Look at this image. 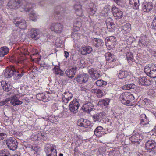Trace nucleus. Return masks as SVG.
Instances as JSON below:
<instances>
[{
    "label": "nucleus",
    "instance_id": "nucleus-1",
    "mask_svg": "<svg viewBox=\"0 0 156 156\" xmlns=\"http://www.w3.org/2000/svg\"><path fill=\"white\" fill-rule=\"evenodd\" d=\"M144 71L147 75L154 78H156V65L149 64L145 66Z\"/></svg>",
    "mask_w": 156,
    "mask_h": 156
},
{
    "label": "nucleus",
    "instance_id": "nucleus-2",
    "mask_svg": "<svg viewBox=\"0 0 156 156\" xmlns=\"http://www.w3.org/2000/svg\"><path fill=\"white\" fill-rule=\"evenodd\" d=\"M6 144L9 148L11 150H15L18 147V142L15 138L13 137H9L6 140Z\"/></svg>",
    "mask_w": 156,
    "mask_h": 156
},
{
    "label": "nucleus",
    "instance_id": "nucleus-3",
    "mask_svg": "<svg viewBox=\"0 0 156 156\" xmlns=\"http://www.w3.org/2000/svg\"><path fill=\"white\" fill-rule=\"evenodd\" d=\"M22 4V0H9L7 6L11 9H16Z\"/></svg>",
    "mask_w": 156,
    "mask_h": 156
},
{
    "label": "nucleus",
    "instance_id": "nucleus-4",
    "mask_svg": "<svg viewBox=\"0 0 156 156\" xmlns=\"http://www.w3.org/2000/svg\"><path fill=\"white\" fill-rule=\"evenodd\" d=\"M50 29L52 31L56 33H61L63 29V26L61 23H52L51 25Z\"/></svg>",
    "mask_w": 156,
    "mask_h": 156
},
{
    "label": "nucleus",
    "instance_id": "nucleus-5",
    "mask_svg": "<svg viewBox=\"0 0 156 156\" xmlns=\"http://www.w3.org/2000/svg\"><path fill=\"white\" fill-rule=\"evenodd\" d=\"M79 106V103L77 99H74L69 105V110L73 113H76L78 112V109Z\"/></svg>",
    "mask_w": 156,
    "mask_h": 156
},
{
    "label": "nucleus",
    "instance_id": "nucleus-6",
    "mask_svg": "<svg viewBox=\"0 0 156 156\" xmlns=\"http://www.w3.org/2000/svg\"><path fill=\"white\" fill-rule=\"evenodd\" d=\"M116 40V38L114 36H111L106 38L105 39V44L107 48L111 50L114 48Z\"/></svg>",
    "mask_w": 156,
    "mask_h": 156
},
{
    "label": "nucleus",
    "instance_id": "nucleus-7",
    "mask_svg": "<svg viewBox=\"0 0 156 156\" xmlns=\"http://www.w3.org/2000/svg\"><path fill=\"white\" fill-rule=\"evenodd\" d=\"M16 72V69L14 66H10L6 68L4 72V75L5 77L10 78L12 77Z\"/></svg>",
    "mask_w": 156,
    "mask_h": 156
},
{
    "label": "nucleus",
    "instance_id": "nucleus-8",
    "mask_svg": "<svg viewBox=\"0 0 156 156\" xmlns=\"http://www.w3.org/2000/svg\"><path fill=\"white\" fill-rule=\"evenodd\" d=\"M14 23L16 26L21 29H24L27 26L25 21L21 18L17 17L14 19Z\"/></svg>",
    "mask_w": 156,
    "mask_h": 156
},
{
    "label": "nucleus",
    "instance_id": "nucleus-9",
    "mask_svg": "<svg viewBox=\"0 0 156 156\" xmlns=\"http://www.w3.org/2000/svg\"><path fill=\"white\" fill-rule=\"evenodd\" d=\"M88 74L83 73L76 76L75 79L78 83L81 84L87 81L88 80Z\"/></svg>",
    "mask_w": 156,
    "mask_h": 156
},
{
    "label": "nucleus",
    "instance_id": "nucleus-10",
    "mask_svg": "<svg viewBox=\"0 0 156 156\" xmlns=\"http://www.w3.org/2000/svg\"><path fill=\"white\" fill-rule=\"evenodd\" d=\"M149 40L146 35H142L140 38L138 44L141 47L147 46L149 43Z\"/></svg>",
    "mask_w": 156,
    "mask_h": 156
},
{
    "label": "nucleus",
    "instance_id": "nucleus-11",
    "mask_svg": "<svg viewBox=\"0 0 156 156\" xmlns=\"http://www.w3.org/2000/svg\"><path fill=\"white\" fill-rule=\"evenodd\" d=\"M156 144L154 140H149L145 144V148L149 151H152L155 149Z\"/></svg>",
    "mask_w": 156,
    "mask_h": 156
},
{
    "label": "nucleus",
    "instance_id": "nucleus-12",
    "mask_svg": "<svg viewBox=\"0 0 156 156\" xmlns=\"http://www.w3.org/2000/svg\"><path fill=\"white\" fill-rule=\"evenodd\" d=\"M77 125L80 126L84 128H88L90 126L91 123L87 119H80L78 120Z\"/></svg>",
    "mask_w": 156,
    "mask_h": 156
},
{
    "label": "nucleus",
    "instance_id": "nucleus-13",
    "mask_svg": "<svg viewBox=\"0 0 156 156\" xmlns=\"http://www.w3.org/2000/svg\"><path fill=\"white\" fill-rule=\"evenodd\" d=\"M112 10L113 15L115 19H119L122 17V12L118 8L114 7L112 8Z\"/></svg>",
    "mask_w": 156,
    "mask_h": 156
},
{
    "label": "nucleus",
    "instance_id": "nucleus-14",
    "mask_svg": "<svg viewBox=\"0 0 156 156\" xmlns=\"http://www.w3.org/2000/svg\"><path fill=\"white\" fill-rule=\"evenodd\" d=\"M75 12L77 16H83V12L82 9V6L79 2H77L74 5Z\"/></svg>",
    "mask_w": 156,
    "mask_h": 156
},
{
    "label": "nucleus",
    "instance_id": "nucleus-15",
    "mask_svg": "<svg viewBox=\"0 0 156 156\" xmlns=\"http://www.w3.org/2000/svg\"><path fill=\"white\" fill-rule=\"evenodd\" d=\"M153 7L152 3L149 2H145L142 5V9L144 12H149L151 10Z\"/></svg>",
    "mask_w": 156,
    "mask_h": 156
},
{
    "label": "nucleus",
    "instance_id": "nucleus-16",
    "mask_svg": "<svg viewBox=\"0 0 156 156\" xmlns=\"http://www.w3.org/2000/svg\"><path fill=\"white\" fill-rule=\"evenodd\" d=\"M106 115V113L104 112H100L92 116L94 121L96 122H101L104 116Z\"/></svg>",
    "mask_w": 156,
    "mask_h": 156
},
{
    "label": "nucleus",
    "instance_id": "nucleus-17",
    "mask_svg": "<svg viewBox=\"0 0 156 156\" xmlns=\"http://www.w3.org/2000/svg\"><path fill=\"white\" fill-rule=\"evenodd\" d=\"M94 109V105L91 102H88L85 104L82 107V109L88 113H89Z\"/></svg>",
    "mask_w": 156,
    "mask_h": 156
},
{
    "label": "nucleus",
    "instance_id": "nucleus-18",
    "mask_svg": "<svg viewBox=\"0 0 156 156\" xmlns=\"http://www.w3.org/2000/svg\"><path fill=\"white\" fill-rule=\"evenodd\" d=\"M39 30L37 29L32 28L30 31V37L34 40H38L39 38Z\"/></svg>",
    "mask_w": 156,
    "mask_h": 156
},
{
    "label": "nucleus",
    "instance_id": "nucleus-19",
    "mask_svg": "<svg viewBox=\"0 0 156 156\" xmlns=\"http://www.w3.org/2000/svg\"><path fill=\"white\" fill-rule=\"evenodd\" d=\"M73 97V94L68 92H65L62 95V101L63 102L67 103Z\"/></svg>",
    "mask_w": 156,
    "mask_h": 156
},
{
    "label": "nucleus",
    "instance_id": "nucleus-20",
    "mask_svg": "<svg viewBox=\"0 0 156 156\" xmlns=\"http://www.w3.org/2000/svg\"><path fill=\"white\" fill-rule=\"evenodd\" d=\"M45 151L47 156H57L56 150L53 148L46 147Z\"/></svg>",
    "mask_w": 156,
    "mask_h": 156
},
{
    "label": "nucleus",
    "instance_id": "nucleus-21",
    "mask_svg": "<svg viewBox=\"0 0 156 156\" xmlns=\"http://www.w3.org/2000/svg\"><path fill=\"white\" fill-rule=\"evenodd\" d=\"M126 95L127 98V102L126 103V105L128 106H132V101L134 99V96L130 93L126 92Z\"/></svg>",
    "mask_w": 156,
    "mask_h": 156
},
{
    "label": "nucleus",
    "instance_id": "nucleus-22",
    "mask_svg": "<svg viewBox=\"0 0 156 156\" xmlns=\"http://www.w3.org/2000/svg\"><path fill=\"white\" fill-rule=\"evenodd\" d=\"M76 70V67H73L71 69H67L65 73L67 76L69 78H72L74 76Z\"/></svg>",
    "mask_w": 156,
    "mask_h": 156
},
{
    "label": "nucleus",
    "instance_id": "nucleus-23",
    "mask_svg": "<svg viewBox=\"0 0 156 156\" xmlns=\"http://www.w3.org/2000/svg\"><path fill=\"white\" fill-rule=\"evenodd\" d=\"M138 82L140 85H142L148 86L151 84L150 80L144 77L140 78Z\"/></svg>",
    "mask_w": 156,
    "mask_h": 156
},
{
    "label": "nucleus",
    "instance_id": "nucleus-24",
    "mask_svg": "<svg viewBox=\"0 0 156 156\" xmlns=\"http://www.w3.org/2000/svg\"><path fill=\"white\" fill-rule=\"evenodd\" d=\"M105 56L106 60L109 62H111L116 60L115 56L110 52H107L106 53Z\"/></svg>",
    "mask_w": 156,
    "mask_h": 156
},
{
    "label": "nucleus",
    "instance_id": "nucleus-25",
    "mask_svg": "<svg viewBox=\"0 0 156 156\" xmlns=\"http://www.w3.org/2000/svg\"><path fill=\"white\" fill-rule=\"evenodd\" d=\"M93 45L96 47H100L103 46L104 42L100 39L94 38L93 40Z\"/></svg>",
    "mask_w": 156,
    "mask_h": 156
},
{
    "label": "nucleus",
    "instance_id": "nucleus-26",
    "mask_svg": "<svg viewBox=\"0 0 156 156\" xmlns=\"http://www.w3.org/2000/svg\"><path fill=\"white\" fill-rule=\"evenodd\" d=\"M92 50V48L90 46L83 47L81 49V54L83 55H86L90 53Z\"/></svg>",
    "mask_w": 156,
    "mask_h": 156
},
{
    "label": "nucleus",
    "instance_id": "nucleus-27",
    "mask_svg": "<svg viewBox=\"0 0 156 156\" xmlns=\"http://www.w3.org/2000/svg\"><path fill=\"white\" fill-rule=\"evenodd\" d=\"M9 49L6 46H3L0 48V57H3L8 53Z\"/></svg>",
    "mask_w": 156,
    "mask_h": 156
},
{
    "label": "nucleus",
    "instance_id": "nucleus-28",
    "mask_svg": "<svg viewBox=\"0 0 156 156\" xmlns=\"http://www.w3.org/2000/svg\"><path fill=\"white\" fill-rule=\"evenodd\" d=\"M140 124L143 125H145L148 123L149 121L147 118L145 114H143L140 116Z\"/></svg>",
    "mask_w": 156,
    "mask_h": 156
},
{
    "label": "nucleus",
    "instance_id": "nucleus-29",
    "mask_svg": "<svg viewBox=\"0 0 156 156\" xmlns=\"http://www.w3.org/2000/svg\"><path fill=\"white\" fill-rule=\"evenodd\" d=\"M1 84L4 91L8 92L11 89V86L8 83H6L5 81H2L1 82Z\"/></svg>",
    "mask_w": 156,
    "mask_h": 156
},
{
    "label": "nucleus",
    "instance_id": "nucleus-30",
    "mask_svg": "<svg viewBox=\"0 0 156 156\" xmlns=\"http://www.w3.org/2000/svg\"><path fill=\"white\" fill-rule=\"evenodd\" d=\"M90 8L89 9V13L91 15H93L94 14L97 10L96 6L93 3H90L89 5Z\"/></svg>",
    "mask_w": 156,
    "mask_h": 156
},
{
    "label": "nucleus",
    "instance_id": "nucleus-31",
    "mask_svg": "<svg viewBox=\"0 0 156 156\" xmlns=\"http://www.w3.org/2000/svg\"><path fill=\"white\" fill-rule=\"evenodd\" d=\"M131 29V25L129 23H127L123 26L122 32L123 34H125L129 32Z\"/></svg>",
    "mask_w": 156,
    "mask_h": 156
},
{
    "label": "nucleus",
    "instance_id": "nucleus-32",
    "mask_svg": "<svg viewBox=\"0 0 156 156\" xmlns=\"http://www.w3.org/2000/svg\"><path fill=\"white\" fill-rule=\"evenodd\" d=\"M112 21V19L109 18L107 19L106 21V23L107 28L108 29H113L115 27V25L112 22H110Z\"/></svg>",
    "mask_w": 156,
    "mask_h": 156
},
{
    "label": "nucleus",
    "instance_id": "nucleus-33",
    "mask_svg": "<svg viewBox=\"0 0 156 156\" xmlns=\"http://www.w3.org/2000/svg\"><path fill=\"white\" fill-rule=\"evenodd\" d=\"M92 93H94L99 98L102 97L103 95V93L102 91L100 89H94L91 90Z\"/></svg>",
    "mask_w": 156,
    "mask_h": 156
},
{
    "label": "nucleus",
    "instance_id": "nucleus-34",
    "mask_svg": "<svg viewBox=\"0 0 156 156\" xmlns=\"http://www.w3.org/2000/svg\"><path fill=\"white\" fill-rule=\"evenodd\" d=\"M103 129L101 126H98L94 131V134L96 136H102L101 131Z\"/></svg>",
    "mask_w": 156,
    "mask_h": 156
},
{
    "label": "nucleus",
    "instance_id": "nucleus-35",
    "mask_svg": "<svg viewBox=\"0 0 156 156\" xmlns=\"http://www.w3.org/2000/svg\"><path fill=\"white\" fill-rule=\"evenodd\" d=\"M111 8V6L109 5H107L104 7L103 10L102 11V15L104 16L106 15L108 16V14L110 12V9Z\"/></svg>",
    "mask_w": 156,
    "mask_h": 156
},
{
    "label": "nucleus",
    "instance_id": "nucleus-36",
    "mask_svg": "<svg viewBox=\"0 0 156 156\" xmlns=\"http://www.w3.org/2000/svg\"><path fill=\"white\" fill-rule=\"evenodd\" d=\"M109 100L108 99H103L100 100L98 103V105H100L101 106H103L107 107L109 105Z\"/></svg>",
    "mask_w": 156,
    "mask_h": 156
},
{
    "label": "nucleus",
    "instance_id": "nucleus-37",
    "mask_svg": "<svg viewBox=\"0 0 156 156\" xmlns=\"http://www.w3.org/2000/svg\"><path fill=\"white\" fill-rule=\"evenodd\" d=\"M119 99L121 102L124 105H126V103L127 102V98L126 94V92L122 93L120 95Z\"/></svg>",
    "mask_w": 156,
    "mask_h": 156
},
{
    "label": "nucleus",
    "instance_id": "nucleus-38",
    "mask_svg": "<svg viewBox=\"0 0 156 156\" xmlns=\"http://www.w3.org/2000/svg\"><path fill=\"white\" fill-rule=\"evenodd\" d=\"M129 3L130 5L134 6L135 9L138 8L139 5V0H130Z\"/></svg>",
    "mask_w": 156,
    "mask_h": 156
},
{
    "label": "nucleus",
    "instance_id": "nucleus-39",
    "mask_svg": "<svg viewBox=\"0 0 156 156\" xmlns=\"http://www.w3.org/2000/svg\"><path fill=\"white\" fill-rule=\"evenodd\" d=\"M53 69L54 70L55 74L58 75L59 74L61 76H63V71L60 69L59 66H55Z\"/></svg>",
    "mask_w": 156,
    "mask_h": 156
},
{
    "label": "nucleus",
    "instance_id": "nucleus-40",
    "mask_svg": "<svg viewBox=\"0 0 156 156\" xmlns=\"http://www.w3.org/2000/svg\"><path fill=\"white\" fill-rule=\"evenodd\" d=\"M36 97L39 100H42L44 102L46 101V96L43 93L37 94L36 95Z\"/></svg>",
    "mask_w": 156,
    "mask_h": 156
},
{
    "label": "nucleus",
    "instance_id": "nucleus-41",
    "mask_svg": "<svg viewBox=\"0 0 156 156\" xmlns=\"http://www.w3.org/2000/svg\"><path fill=\"white\" fill-rule=\"evenodd\" d=\"M35 6V5L34 4L28 3L26 5L25 7V10L26 12H29L31 9L34 8Z\"/></svg>",
    "mask_w": 156,
    "mask_h": 156
},
{
    "label": "nucleus",
    "instance_id": "nucleus-42",
    "mask_svg": "<svg viewBox=\"0 0 156 156\" xmlns=\"http://www.w3.org/2000/svg\"><path fill=\"white\" fill-rule=\"evenodd\" d=\"M95 83L97 86L99 87L104 86L107 85V82L100 79L97 81Z\"/></svg>",
    "mask_w": 156,
    "mask_h": 156
},
{
    "label": "nucleus",
    "instance_id": "nucleus-43",
    "mask_svg": "<svg viewBox=\"0 0 156 156\" xmlns=\"http://www.w3.org/2000/svg\"><path fill=\"white\" fill-rule=\"evenodd\" d=\"M128 75V73L127 71H123L120 73L118 77L119 78L122 79L126 77Z\"/></svg>",
    "mask_w": 156,
    "mask_h": 156
},
{
    "label": "nucleus",
    "instance_id": "nucleus-44",
    "mask_svg": "<svg viewBox=\"0 0 156 156\" xmlns=\"http://www.w3.org/2000/svg\"><path fill=\"white\" fill-rule=\"evenodd\" d=\"M10 154L9 151L6 149L0 151V156H9Z\"/></svg>",
    "mask_w": 156,
    "mask_h": 156
},
{
    "label": "nucleus",
    "instance_id": "nucleus-45",
    "mask_svg": "<svg viewBox=\"0 0 156 156\" xmlns=\"http://www.w3.org/2000/svg\"><path fill=\"white\" fill-rule=\"evenodd\" d=\"M127 59L129 62L133 61V56L132 53L131 52H129L126 54Z\"/></svg>",
    "mask_w": 156,
    "mask_h": 156
},
{
    "label": "nucleus",
    "instance_id": "nucleus-46",
    "mask_svg": "<svg viewBox=\"0 0 156 156\" xmlns=\"http://www.w3.org/2000/svg\"><path fill=\"white\" fill-rule=\"evenodd\" d=\"M100 76L101 75L99 72L97 70L94 74L92 76V78L94 80H97L99 78Z\"/></svg>",
    "mask_w": 156,
    "mask_h": 156
},
{
    "label": "nucleus",
    "instance_id": "nucleus-47",
    "mask_svg": "<svg viewBox=\"0 0 156 156\" xmlns=\"http://www.w3.org/2000/svg\"><path fill=\"white\" fill-rule=\"evenodd\" d=\"M115 2L119 5L122 6L126 2V0H114Z\"/></svg>",
    "mask_w": 156,
    "mask_h": 156
},
{
    "label": "nucleus",
    "instance_id": "nucleus-48",
    "mask_svg": "<svg viewBox=\"0 0 156 156\" xmlns=\"http://www.w3.org/2000/svg\"><path fill=\"white\" fill-rule=\"evenodd\" d=\"M15 75L14 77L15 80H18L19 79L24 75V73L23 71H21V73H18L16 74V73L15 74Z\"/></svg>",
    "mask_w": 156,
    "mask_h": 156
},
{
    "label": "nucleus",
    "instance_id": "nucleus-49",
    "mask_svg": "<svg viewBox=\"0 0 156 156\" xmlns=\"http://www.w3.org/2000/svg\"><path fill=\"white\" fill-rule=\"evenodd\" d=\"M29 19L30 20L35 21L37 20V16L35 14L34 12L31 13L29 16Z\"/></svg>",
    "mask_w": 156,
    "mask_h": 156
},
{
    "label": "nucleus",
    "instance_id": "nucleus-50",
    "mask_svg": "<svg viewBox=\"0 0 156 156\" xmlns=\"http://www.w3.org/2000/svg\"><path fill=\"white\" fill-rule=\"evenodd\" d=\"M11 103L14 106L19 105L22 103V102L21 101L18 100V99L14 101H11Z\"/></svg>",
    "mask_w": 156,
    "mask_h": 156
},
{
    "label": "nucleus",
    "instance_id": "nucleus-51",
    "mask_svg": "<svg viewBox=\"0 0 156 156\" xmlns=\"http://www.w3.org/2000/svg\"><path fill=\"white\" fill-rule=\"evenodd\" d=\"M138 139H136L135 137H130L129 138V140H130L131 142L133 143H137L138 144H139V142L138 141ZM141 139H139V140H141Z\"/></svg>",
    "mask_w": 156,
    "mask_h": 156
},
{
    "label": "nucleus",
    "instance_id": "nucleus-52",
    "mask_svg": "<svg viewBox=\"0 0 156 156\" xmlns=\"http://www.w3.org/2000/svg\"><path fill=\"white\" fill-rule=\"evenodd\" d=\"M65 11L63 8H60V10L57 11L56 12V13L57 15H60L63 16V14L64 13Z\"/></svg>",
    "mask_w": 156,
    "mask_h": 156
},
{
    "label": "nucleus",
    "instance_id": "nucleus-53",
    "mask_svg": "<svg viewBox=\"0 0 156 156\" xmlns=\"http://www.w3.org/2000/svg\"><path fill=\"white\" fill-rule=\"evenodd\" d=\"M96 71L97 70L96 69L94 68H91L89 69L88 72L90 75L91 78L92 76H93V75L94 74V73H95Z\"/></svg>",
    "mask_w": 156,
    "mask_h": 156
},
{
    "label": "nucleus",
    "instance_id": "nucleus-54",
    "mask_svg": "<svg viewBox=\"0 0 156 156\" xmlns=\"http://www.w3.org/2000/svg\"><path fill=\"white\" fill-rule=\"evenodd\" d=\"M152 28L156 29V17L154 19L152 23Z\"/></svg>",
    "mask_w": 156,
    "mask_h": 156
},
{
    "label": "nucleus",
    "instance_id": "nucleus-55",
    "mask_svg": "<svg viewBox=\"0 0 156 156\" xmlns=\"http://www.w3.org/2000/svg\"><path fill=\"white\" fill-rule=\"evenodd\" d=\"M128 40L129 41L130 43H132L135 41V39L133 37H130L128 38Z\"/></svg>",
    "mask_w": 156,
    "mask_h": 156
},
{
    "label": "nucleus",
    "instance_id": "nucleus-56",
    "mask_svg": "<svg viewBox=\"0 0 156 156\" xmlns=\"http://www.w3.org/2000/svg\"><path fill=\"white\" fill-rule=\"evenodd\" d=\"M122 89L124 90H129V84L126 85L122 87Z\"/></svg>",
    "mask_w": 156,
    "mask_h": 156
},
{
    "label": "nucleus",
    "instance_id": "nucleus-57",
    "mask_svg": "<svg viewBox=\"0 0 156 156\" xmlns=\"http://www.w3.org/2000/svg\"><path fill=\"white\" fill-rule=\"evenodd\" d=\"M2 17L0 14V27H3L4 26V23L2 20Z\"/></svg>",
    "mask_w": 156,
    "mask_h": 156
},
{
    "label": "nucleus",
    "instance_id": "nucleus-58",
    "mask_svg": "<svg viewBox=\"0 0 156 156\" xmlns=\"http://www.w3.org/2000/svg\"><path fill=\"white\" fill-rule=\"evenodd\" d=\"M129 90L132 89H134L136 87L135 84H129Z\"/></svg>",
    "mask_w": 156,
    "mask_h": 156
},
{
    "label": "nucleus",
    "instance_id": "nucleus-59",
    "mask_svg": "<svg viewBox=\"0 0 156 156\" xmlns=\"http://www.w3.org/2000/svg\"><path fill=\"white\" fill-rule=\"evenodd\" d=\"M40 137H31V139L33 141H37L38 140V139Z\"/></svg>",
    "mask_w": 156,
    "mask_h": 156
},
{
    "label": "nucleus",
    "instance_id": "nucleus-60",
    "mask_svg": "<svg viewBox=\"0 0 156 156\" xmlns=\"http://www.w3.org/2000/svg\"><path fill=\"white\" fill-rule=\"evenodd\" d=\"M17 99V98L16 96V95H14L13 96L11 97V101H14Z\"/></svg>",
    "mask_w": 156,
    "mask_h": 156
},
{
    "label": "nucleus",
    "instance_id": "nucleus-61",
    "mask_svg": "<svg viewBox=\"0 0 156 156\" xmlns=\"http://www.w3.org/2000/svg\"><path fill=\"white\" fill-rule=\"evenodd\" d=\"M65 53V56L66 57V58H67L69 56V53L68 52H67V51H65L64 52Z\"/></svg>",
    "mask_w": 156,
    "mask_h": 156
},
{
    "label": "nucleus",
    "instance_id": "nucleus-62",
    "mask_svg": "<svg viewBox=\"0 0 156 156\" xmlns=\"http://www.w3.org/2000/svg\"><path fill=\"white\" fill-rule=\"evenodd\" d=\"M149 133H150V134L151 136H156V135H154V132L153 131H150V132H149Z\"/></svg>",
    "mask_w": 156,
    "mask_h": 156
},
{
    "label": "nucleus",
    "instance_id": "nucleus-63",
    "mask_svg": "<svg viewBox=\"0 0 156 156\" xmlns=\"http://www.w3.org/2000/svg\"><path fill=\"white\" fill-rule=\"evenodd\" d=\"M5 135V134L3 133H0V136H2Z\"/></svg>",
    "mask_w": 156,
    "mask_h": 156
},
{
    "label": "nucleus",
    "instance_id": "nucleus-64",
    "mask_svg": "<svg viewBox=\"0 0 156 156\" xmlns=\"http://www.w3.org/2000/svg\"><path fill=\"white\" fill-rule=\"evenodd\" d=\"M153 55L154 56H156V52L154 51L153 53Z\"/></svg>",
    "mask_w": 156,
    "mask_h": 156
}]
</instances>
